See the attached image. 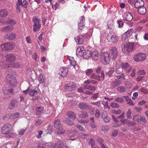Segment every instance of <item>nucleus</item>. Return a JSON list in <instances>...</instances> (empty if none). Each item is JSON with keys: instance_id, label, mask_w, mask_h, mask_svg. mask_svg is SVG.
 Returning a JSON list of instances; mask_svg holds the SVG:
<instances>
[{"instance_id": "1", "label": "nucleus", "mask_w": 148, "mask_h": 148, "mask_svg": "<svg viewBox=\"0 0 148 148\" xmlns=\"http://www.w3.org/2000/svg\"><path fill=\"white\" fill-rule=\"evenodd\" d=\"M117 55L116 48L114 47H112L110 50L109 53L106 52L101 53L100 56L101 61L103 64H109L110 60L115 59Z\"/></svg>"}, {"instance_id": "2", "label": "nucleus", "mask_w": 148, "mask_h": 148, "mask_svg": "<svg viewBox=\"0 0 148 148\" xmlns=\"http://www.w3.org/2000/svg\"><path fill=\"white\" fill-rule=\"evenodd\" d=\"M9 73L6 77V81L11 86V87H15L17 84V81L13 75L15 73L14 71L9 69Z\"/></svg>"}, {"instance_id": "3", "label": "nucleus", "mask_w": 148, "mask_h": 148, "mask_svg": "<svg viewBox=\"0 0 148 148\" xmlns=\"http://www.w3.org/2000/svg\"><path fill=\"white\" fill-rule=\"evenodd\" d=\"M12 128V126L10 124L7 123L2 127L1 132L3 134L6 135L7 138H12L15 136V134L12 132H10V130Z\"/></svg>"}, {"instance_id": "4", "label": "nucleus", "mask_w": 148, "mask_h": 148, "mask_svg": "<svg viewBox=\"0 0 148 148\" xmlns=\"http://www.w3.org/2000/svg\"><path fill=\"white\" fill-rule=\"evenodd\" d=\"M55 142L54 143H49L48 145L51 148H68V146L59 139H57Z\"/></svg>"}, {"instance_id": "5", "label": "nucleus", "mask_w": 148, "mask_h": 148, "mask_svg": "<svg viewBox=\"0 0 148 148\" xmlns=\"http://www.w3.org/2000/svg\"><path fill=\"white\" fill-rule=\"evenodd\" d=\"M134 44L132 42L125 43L123 46H122V49L123 53L127 54L130 51L134 49Z\"/></svg>"}, {"instance_id": "6", "label": "nucleus", "mask_w": 148, "mask_h": 148, "mask_svg": "<svg viewBox=\"0 0 148 148\" xmlns=\"http://www.w3.org/2000/svg\"><path fill=\"white\" fill-rule=\"evenodd\" d=\"M34 23L33 30L34 32L39 31L41 27V24L40 20L36 18H33L32 20Z\"/></svg>"}, {"instance_id": "7", "label": "nucleus", "mask_w": 148, "mask_h": 148, "mask_svg": "<svg viewBox=\"0 0 148 148\" xmlns=\"http://www.w3.org/2000/svg\"><path fill=\"white\" fill-rule=\"evenodd\" d=\"M54 126L58 130L56 132L57 134H61L65 132V130L62 127L60 120L57 119L55 121Z\"/></svg>"}, {"instance_id": "8", "label": "nucleus", "mask_w": 148, "mask_h": 148, "mask_svg": "<svg viewBox=\"0 0 148 148\" xmlns=\"http://www.w3.org/2000/svg\"><path fill=\"white\" fill-rule=\"evenodd\" d=\"M146 58V54L141 53L135 55L134 56V58L136 62H141L144 61Z\"/></svg>"}, {"instance_id": "9", "label": "nucleus", "mask_w": 148, "mask_h": 148, "mask_svg": "<svg viewBox=\"0 0 148 148\" xmlns=\"http://www.w3.org/2000/svg\"><path fill=\"white\" fill-rule=\"evenodd\" d=\"M1 48L3 50L8 51L12 50L14 47V45L12 42L5 43L2 44L1 45Z\"/></svg>"}, {"instance_id": "10", "label": "nucleus", "mask_w": 148, "mask_h": 148, "mask_svg": "<svg viewBox=\"0 0 148 148\" xmlns=\"http://www.w3.org/2000/svg\"><path fill=\"white\" fill-rule=\"evenodd\" d=\"M1 55L2 57H5L6 58V60L8 62H12L15 61L16 60L15 56L13 54H9L6 56L3 53Z\"/></svg>"}, {"instance_id": "11", "label": "nucleus", "mask_w": 148, "mask_h": 148, "mask_svg": "<svg viewBox=\"0 0 148 148\" xmlns=\"http://www.w3.org/2000/svg\"><path fill=\"white\" fill-rule=\"evenodd\" d=\"M77 85L73 82H70L67 84L65 87L66 90L69 91H72L74 90Z\"/></svg>"}, {"instance_id": "12", "label": "nucleus", "mask_w": 148, "mask_h": 148, "mask_svg": "<svg viewBox=\"0 0 148 148\" xmlns=\"http://www.w3.org/2000/svg\"><path fill=\"white\" fill-rule=\"evenodd\" d=\"M101 75H97L95 73H93L90 76V78L99 81L102 80L104 78V73L103 71H101Z\"/></svg>"}, {"instance_id": "13", "label": "nucleus", "mask_w": 148, "mask_h": 148, "mask_svg": "<svg viewBox=\"0 0 148 148\" xmlns=\"http://www.w3.org/2000/svg\"><path fill=\"white\" fill-rule=\"evenodd\" d=\"M107 38L109 42H115L118 40V37L114 34L110 33L107 36Z\"/></svg>"}, {"instance_id": "14", "label": "nucleus", "mask_w": 148, "mask_h": 148, "mask_svg": "<svg viewBox=\"0 0 148 148\" xmlns=\"http://www.w3.org/2000/svg\"><path fill=\"white\" fill-rule=\"evenodd\" d=\"M68 69L66 67L63 66L60 68L59 74L62 77H65L67 74Z\"/></svg>"}, {"instance_id": "15", "label": "nucleus", "mask_w": 148, "mask_h": 148, "mask_svg": "<svg viewBox=\"0 0 148 148\" xmlns=\"http://www.w3.org/2000/svg\"><path fill=\"white\" fill-rule=\"evenodd\" d=\"M123 20L124 21H130L132 19V16L129 12H126L123 14Z\"/></svg>"}, {"instance_id": "16", "label": "nucleus", "mask_w": 148, "mask_h": 148, "mask_svg": "<svg viewBox=\"0 0 148 148\" xmlns=\"http://www.w3.org/2000/svg\"><path fill=\"white\" fill-rule=\"evenodd\" d=\"M84 50V48L83 46H79L78 47L76 50V54L78 57H81L84 56V52L83 51Z\"/></svg>"}, {"instance_id": "17", "label": "nucleus", "mask_w": 148, "mask_h": 148, "mask_svg": "<svg viewBox=\"0 0 148 148\" xmlns=\"http://www.w3.org/2000/svg\"><path fill=\"white\" fill-rule=\"evenodd\" d=\"M101 117L103 119V121L106 123H108L110 122L111 119L108 115L107 112L106 111H103L102 113Z\"/></svg>"}, {"instance_id": "18", "label": "nucleus", "mask_w": 148, "mask_h": 148, "mask_svg": "<svg viewBox=\"0 0 148 148\" xmlns=\"http://www.w3.org/2000/svg\"><path fill=\"white\" fill-rule=\"evenodd\" d=\"M20 105L19 102L16 100H14L12 101L9 105V109L11 110H12L14 107H17Z\"/></svg>"}, {"instance_id": "19", "label": "nucleus", "mask_w": 148, "mask_h": 148, "mask_svg": "<svg viewBox=\"0 0 148 148\" xmlns=\"http://www.w3.org/2000/svg\"><path fill=\"white\" fill-rule=\"evenodd\" d=\"M120 121L123 123L126 124L128 126H132L135 125V123L128 119H123L120 120Z\"/></svg>"}, {"instance_id": "20", "label": "nucleus", "mask_w": 148, "mask_h": 148, "mask_svg": "<svg viewBox=\"0 0 148 148\" xmlns=\"http://www.w3.org/2000/svg\"><path fill=\"white\" fill-rule=\"evenodd\" d=\"M67 59L69 60L71 65L72 66L73 68L76 70L77 67H78V66L76 64V62L75 60L73 57L68 56Z\"/></svg>"}, {"instance_id": "21", "label": "nucleus", "mask_w": 148, "mask_h": 148, "mask_svg": "<svg viewBox=\"0 0 148 148\" xmlns=\"http://www.w3.org/2000/svg\"><path fill=\"white\" fill-rule=\"evenodd\" d=\"M144 2L142 0H137L134 3V5L136 8H139L144 6Z\"/></svg>"}, {"instance_id": "22", "label": "nucleus", "mask_w": 148, "mask_h": 148, "mask_svg": "<svg viewBox=\"0 0 148 148\" xmlns=\"http://www.w3.org/2000/svg\"><path fill=\"white\" fill-rule=\"evenodd\" d=\"M121 66L122 68L127 73H129L131 69V68L127 63L122 64Z\"/></svg>"}, {"instance_id": "23", "label": "nucleus", "mask_w": 148, "mask_h": 148, "mask_svg": "<svg viewBox=\"0 0 148 148\" xmlns=\"http://www.w3.org/2000/svg\"><path fill=\"white\" fill-rule=\"evenodd\" d=\"M116 72L114 74V75L116 76V77L119 79L122 78L123 79H124L125 75H124L121 73L120 70H116Z\"/></svg>"}, {"instance_id": "24", "label": "nucleus", "mask_w": 148, "mask_h": 148, "mask_svg": "<svg viewBox=\"0 0 148 148\" xmlns=\"http://www.w3.org/2000/svg\"><path fill=\"white\" fill-rule=\"evenodd\" d=\"M92 51L90 50H86L85 51L84 58L86 59H88L90 58L91 57Z\"/></svg>"}, {"instance_id": "25", "label": "nucleus", "mask_w": 148, "mask_h": 148, "mask_svg": "<svg viewBox=\"0 0 148 148\" xmlns=\"http://www.w3.org/2000/svg\"><path fill=\"white\" fill-rule=\"evenodd\" d=\"M78 107L82 110H87L89 108V106L86 103H80L78 105Z\"/></svg>"}, {"instance_id": "26", "label": "nucleus", "mask_w": 148, "mask_h": 148, "mask_svg": "<svg viewBox=\"0 0 148 148\" xmlns=\"http://www.w3.org/2000/svg\"><path fill=\"white\" fill-rule=\"evenodd\" d=\"M63 122L66 125H72L74 124V123L73 121L66 117H63Z\"/></svg>"}, {"instance_id": "27", "label": "nucleus", "mask_w": 148, "mask_h": 148, "mask_svg": "<svg viewBox=\"0 0 148 148\" xmlns=\"http://www.w3.org/2000/svg\"><path fill=\"white\" fill-rule=\"evenodd\" d=\"M8 14L7 10L5 9L0 10V17L4 18L6 17Z\"/></svg>"}, {"instance_id": "28", "label": "nucleus", "mask_w": 148, "mask_h": 148, "mask_svg": "<svg viewBox=\"0 0 148 148\" xmlns=\"http://www.w3.org/2000/svg\"><path fill=\"white\" fill-rule=\"evenodd\" d=\"M67 116L71 119L75 120L76 118V116L75 113L72 111L68 112L66 113Z\"/></svg>"}, {"instance_id": "29", "label": "nucleus", "mask_w": 148, "mask_h": 148, "mask_svg": "<svg viewBox=\"0 0 148 148\" xmlns=\"http://www.w3.org/2000/svg\"><path fill=\"white\" fill-rule=\"evenodd\" d=\"M78 116L81 118L84 119L88 116V114L86 111H82L79 112Z\"/></svg>"}, {"instance_id": "30", "label": "nucleus", "mask_w": 148, "mask_h": 148, "mask_svg": "<svg viewBox=\"0 0 148 148\" xmlns=\"http://www.w3.org/2000/svg\"><path fill=\"white\" fill-rule=\"evenodd\" d=\"M92 59L95 60L97 59L98 58V53L97 51H92L91 57Z\"/></svg>"}, {"instance_id": "31", "label": "nucleus", "mask_w": 148, "mask_h": 148, "mask_svg": "<svg viewBox=\"0 0 148 148\" xmlns=\"http://www.w3.org/2000/svg\"><path fill=\"white\" fill-rule=\"evenodd\" d=\"M138 12L139 14L141 15H144L145 14L146 12V8L144 6L140 7L138 9Z\"/></svg>"}, {"instance_id": "32", "label": "nucleus", "mask_w": 148, "mask_h": 148, "mask_svg": "<svg viewBox=\"0 0 148 148\" xmlns=\"http://www.w3.org/2000/svg\"><path fill=\"white\" fill-rule=\"evenodd\" d=\"M115 69L114 68H111L110 71L106 72V74L109 77H111L114 75Z\"/></svg>"}, {"instance_id": "33", "label": "nucleus", "mask_w": 148, "mask_h": 148, "mask_svg": "<svg viewBox=\"0 0 148 148\" xmlns=\"http://www.w3.org/2000/svg\"><path fill=\"white\" fill-rule=\"evenodd\" d=\"M13 27L12 26H8L4 27L2 29V31L6 32H10L13 29Z\"/></svg>"}, {"instance_id": "34", "label": "nucleus", "mask_w": 148, "mask_h": 148, "mask_svg": "<svg viewBox=\"0 0 148 148\" xmlns=\"http://www.w3.org/2000/svg\"><path fill=\"white\" fill-rule=\"evenodd\" d=\"M75 41L78 45L82 44L83 42V39L79 36L75 37L74 38Z\"/></svg>"}, {"instance_id": "35", "label": "nucleus", "mask_w": 148, "mask_h": 148, "mask_svg": "<svg viewBox=\"0 0 148 148\" xmlns=\"http://www.w3.org/2000/svg\"><path fill=\"white\" fill-rule=\"evenodd\" d=\"M13 90L12 88L7 89L5 88L3 89V92L4 94L7 95L8 94L12 93Z\"/></svg>"}, {"instance_id": "36", "label": "nucleus", "mask_w": 148, "mask_h": 148, "mask_svg": "<svg viewBox=\"0 0 148 148\" xmlns=\"http://www.w3.org/2000/svg\"><path fill=\"white\" fill-rule=\"evenodd\" d=\"M45 80V76L42 74H40L38 78V80L40 84L43 83Z\"/></svg>"}, {"instance_id": "37", "label": "nucleus", "mask_w": 148, "mask_h": 148, "mask_svg": "<svg viewBox=\"0 0 148 148\" xmlns=\"http://www.w3.org/2000/svg\"><path fill=\"white\" fill-rule=\"evenodd\" d=\"M114 22L112 20L109 21L107 22V25L108 27L110 29H112L114 28Z\"/></svg>"}, {"instance_id": "38", "label": "nucleus", "mask_w": 148, "mask_h": 148, "mask_svg": "<svg viewBox=\"0 0 148 148\" xmlns=\"http://www.w3.org/2000/svg\"><path fill=\"white\" fill-rule=\"evenodd\" d=\"M7 23L10 24L12 26H14L16 24V22L14 19H8L7 20Z\"/></svg>"}, {"instance_id": "39", "label": "nucleus", "mask_w": 148, "mask_h": 148, "mask_svg": "<svg viewBox=\"0 0 148 148\" xmlns=\"http://www.w3.org/2000/svg\"><path fill=\"white\" fill-rule=\"evenodd\" d=\"M123 97L125 98L128 104L130 105H134L133 101L130 99L128 96H124Z\"/></svg>"}, {"instance_id": "40", "label": "nucleus", "mask_w": 148, "mask_h": 148, "mask_svg": "<svg viewBox=\"0 0 148 148\" xmlns=\"http://www.w3.org/2000/svg\"><path fill=\"white\" fill-rule=\"evenodd\" d=\"M44 107L42 106H39L36 109L37 110V112L36 113V115H38L40 114L41 112L44 110Z\"/></svg>"}, {"instance_id": "41", "label": "nucleus", "mask_w": 148, "mask_h": 148, "mask_svg": "<svg viewBox=\"0 0 148 148\" xmlns=\"http://www.w3.org/2000/svg\"><path fill=\"white\" fill-rule=\"evenodd\" d=\"M117 90L119 92H122L126 91V88L125 87L121 86L117 88Z\"/></svg>"}, {"instance_id": "42", "label": "nucleus", "mask_w": 148, "mask_h": 148, "mask_svg": "<svg viewBox=\"0 0 148 148\" xmlns=\"http://www.w3.org/2000/svg\"><path fill=\"white\" fill-rule=\"evenodd\" d=\"M10 66L12 68H19L20 67V64L19 63L15 62L10 64Z\"/></svg>"}, {"instance_id": "43", "label": "nucleus", "mask_w": 148, "mask_h": 148, "mask_svg": "<svg viewBox=\"0 0 148 148\" xmlns=\"http://www.w3.org/2000/svg\"><path fill=\"white\" fill-rule=\"evenodd\" d=\"M16 35L14 33H12L9 35H7V39L10 40H12L16 38Z\"/></svg>"}, {"instance_id": "44", "label": "nucleus", "mask_w": 148, "mask_h": 148, "mask_svg": "<svg viewBox=\"0 0 148 148\" xmlns=\"http://www.w3.org/2000/svg\"><path fill=\"white\" fill-rule=\"evenodd\" d=\"M19 116V113L18 112H16L11 115L10 118L12 119H14L17 118Z\"/></svg>"}, {"instance_id": "45", "label": "nucleus", "mask_w": 148, "mask_h": 148, "mask_svg": "<svg viewBox=\"0 0 148 148\" xmlns=\"http://www.w3.org/2000/svg\"><path fill=\"white\" fill-rule=\"evenodd\" d=\"M132 113V111L130 109H128L126 113V116L127 118L130 119H132L131 114Z\"/></svg>"}, {"instance_id": "46", "label": "nucleus", "mask_w": 148, "mask_h": 148, "mask_svg": "<svg viewBox=\"0 0 148 148\" xmlns=\"http://www.w3.org/2000/svg\"><path fill=\"white\" fill-rule=\"evenodd\" d=\"M146 120L145 117L141 116V118L140 119L139 123L142 124H144L146 123Z\"/></svg>"}, {"instance_id": "47", "label": "nucleus", "mask_w": 148, "mask_h": 148, "mask_svg": "<svg viewBox=\"0 0 148 148\" xmlns=\"http://www.w3.org/2000/svg\"><path fill=\"white\" fill-rule=\"evenodd\" d=\"M37 93V90L33 89H29V94L31 96H34Z\"/></svg>"}, {"instance_id": "48", "label": "nucleus", "mask_w": 148, "mask_h": 148, "mask_svg": "<svg viewBox=\"0 0 148 148\" xmlns=\"http://www.w3.org/2000/svg\"><path fill=\"white\" fill-rule=\"evenodd\" d=\"M66 133L68 134L69 137L70 138H72L75 136V132H71V131L68 130L66 131Z\"/></svg>"}, {"instance_id": "49", "label": "nucleus", "mask_w": 148, "mask_h": 148, "mask_svg": "<svg viewBox=\"0 0 148 148\" xmlns=\"http://www.w3.org/2000/svg\"><path fill=\"white\" fill-rule=\"evenodd\" d=\"M109 130V127L107 125H104L102 126L101 131L103 132H107Z\"/></svg>"}, {"instance_id": "50", "label": "nucleus", "mask_w": 148, "mask_h": 148, "mask_svg": "<svg viewBox=\"0 0 148 148\" xmlns=\"http://www.w3.org/2000/svg\"><path fill=\"white\" fill-rule=\"evenodd\" d=\"M90 30V32H88L85 34H83L82 35V36L88 38H90L92 35V34L91 32L92 31L91 29Z\"/></svg>"}, {"instance_id": "51", "label": "nucleus", "mask_w": 148, "mask_h": 148, "mask_svg": "<svg viewBox=\"0 0 148 148\" xmlns=\"http://www.w3.org/2000/svg\"><path fill=\"white\" fill-rule=\"evenodd\" d=\"M133 30L132 29H131L125 32L128 37H130L131 36L133 33Z\"/></svg>"}, {"instance_id": "52", "label": "nucleus", "mask_w": 148, "mask_h": 148, "mask_svg": "<svg viewBox=\"0 0 148 148\" xmlns=\"http://www.w3.org/2000/svg\"><path fill=\"white\" fill-rule=\"evenodd\" d=\"M140 118H141V116L136 115L134 116L133 120L134 121H136L139 123Z\"/></svg>"}, {"instance_id": "53", "label": "nucleus", "mask_w": 148, "mask_h": 148, "mask_svg": "<svg viewBox=\"0 0 148 148\" xmlns=\"http://www.w3.org/2000/svg\"><path fill=\"white\" fill-rule=\"evenodd\" d=\"M115 100L119 103H122L124 101V99L121 97H118L115 98Z\"/></svg>"}, {"instance_id": "54", "label": "nucleus", "mask_w": 148, "mask_h": 148, "mask_svg": "<svg viewBox=\"0 0 148 148\" xmlns=\"http://www.w3.org/2000/svg\"><path fill=\"white\" fill-rule=\"evenodd\" d=\"M117 23L118 24L119 28H121L123 26L124 23L123 21L122 20H118L117 21Z\"/></svg>"}, {"instance_id": "55", "label": "nucleus", "mask_w": 148, "mask_h": 148, "mask_svg": "<svg viewBox=\"0 0 148 148\" xmlns=\"http://www.w3.org/2000/svg\"><path fill=\"white\" fill-rule=\"evenodd\" d=\"M121 83V82L120 81H118L113 82L112 84L114 87H116L120 85Z\"/></svg>"}, {"instance_id": "56", "label": "nucleus", "mask_w": 148, "mask_h": 148, "mask_svg": "<svg viewBox=\"0 0 148 148\" xmlns=\"http://www.w3.org/2000/svg\"><path fill=\"white\" fill-rule=\"evenodd\" d=\"M75 126L77 127V128L78 129L81 131L84 132L85 131V130L82 126L78 124L76 125Z\"/></svg>"}, {"instance_id": "57", "label": "nucleus", "mask_w": 148, "mask_h": 148, "mask_svg": "<svg viewBox=\"0 0 148 148\" xmlns=\"http://www.w3.org/2000/svg\"><path fill=\"white\" fill-rule=\"evenodd\" d=\"M93 72V70L92 69H87L85 71V73L87 75H90Z\"/></svg>"}, {"instance_id": "58", "label": "nucleus", "mask_w": 148, "mask_h": 148, "mask_svg": "<svg viewBox=\"0 0 148 148\" xmlns=\"http://www.w3.org/2000/svg\"><path fill=\"white\" fill-rule=\"evenodd\" d=\"M0 66L2 68L7 69L9 67V65H6L2 62H0Z\"/></svg>"}, {"instance_id": "59", "label": "nucleus", "mask_w": 148, "mask_h": 148, "mask_svg": "<svg viewBox=\"0 0 148 148\" xmlns=\"http://www.w3.org/2000/svg\"><path fill=\"white\" fill-rule=\"evenodd\" d=\"M95 141L92 138H91L89 141V144L91 146V148L94 147Z\"/></svg>"}, {"instance_id": "60", "label": "nucleus", "mask_w": 148, "mask_h": 148, "mask_svg": "<svg viewBox=\"0 0 148 148\" xmlns=\"http://www.w3.org/2000/svg\"><path fill=\"white\" fill-rule=\"evenodd\" d=\"M110 106L113 108H118L119 107V104L115 102L112 103L110 105Z\"/></svg>"}, {"instance_id": "61", "label": "nucleus", "mask_w": 148, "mask_h": 148, "mask_svg": "<svg viewBox=\"0 0 148 148\" xmlns=\"http://www.w3.org/2000/svg\"><path fill=\"white\" fill-rule=\"evenodd\" d=\"M95 117L98 118L100 115V113L99 110L98 109H96L95 110Z\"/></svg>"}, {"instance_id": "62", "label": "nucleus", "mask_w": 148, "mask_h": 148, "mask_svg": "<svg viewBox=\"0 0 148 148\" xmlns=\"http://www.w3.org/2000/svg\"><path fill=\"white\" fill-rule=\"evenodd\" d=\"M87 89L88 90H89L91 91H94L96 90V88L95 86L88 85Z\"/></svg>"}, {"instance_id": "63", "label": "nucleus", "mask_w": 148, "mask_h": 148, "mask_svg": "<svg viewBox=\"0 0 148 148\" xmlns=\"http://www.w3.org/2000/svg\"><path fill=\"white\" fill-rule=\"evenodd\" d=\"M47 131H48V132L50 133L52 131V129L53 128V126L52 125H49L47 126Z\"/></svg>"}, {"instance_id": "64", "label": "nucleus", "mask_w": 148, "mask_h": 148, "mask_svg": "<svg viewBox=\"0 0 148 148\" xmlns=\"http://www.w3.org/2000/svg\"><path fill=\"white\" fill-rule=\"evenodd\" d=\"M118 130L115 129L113 131L112 133V136L113 137L116 136L118 134Z\"/></svg>"}]
</instances>
